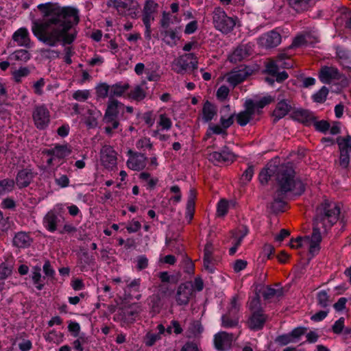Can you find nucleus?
Instances as JSON below:
<instances>
[{"instance_id":"1","label":"nucleus","mask_w":351,"mask_h":351,"mask_svg":"<svg viewBox=\"0 0 351 351\" xmlns=\"http://www.w3.org/2000/svg\"><path fill=\"white\" fill-rule=\"evenodd\" d=\"M38 9L43 14L47 25H55L51 31L43 25L32 27V33L36 38L49 47H56L62 41L63 45H71L76 39L77 32L75 26L80 22V11L77 8L58 3H40Z\"/></svg>"},{"instance_id":"2","label":"nucleus","mask_w":351,"mask_h":351,"mask_svg":"<svg viewBox=\"0 0 351 351\" xmlns=\"http://www.w3.org/2000/svg\"><path fill=\"white\" fill-rule=\"evenodd\" d=\"M341 208L337 204H331L325 202L317 210L316 216L313 219V232L311 236H306L305 239L310 240L309 253L315 256L320 250V243L322 242V228L324 233L328 231L337 223L339 219Z\"/></svg>"},{"instance_id":"3","label":"nucleus","mask_w":351,"mask_h":351,"mask_svg":"<svg viewBox=\"0 0 351 351\" xmlns=\"http://www.w3.org/2000/svg\"><path fill=\"white\" fill-rule=\"evenodd\" d=\"M276 189L279 195L300 196L305 190V184L299 178L295 177V171L290 165H280L276 178Z\"/></svg>"},{"instance_id":"4","label":"nucleus","mask_w":351,"mask_h":351,"mask_svg":"<svg viewBox=\"0 0 351 351\" xmlns=\"http://www.w3.org/2000/svg\"><path fill=\"white\" fill-rule=\"evenodd\" d=\"M65 210L62 205L57 204L43 217V224L45 228L51 233L59 231L65 222Z\"/></svg>"},{"instance_id":"5","label":"nucleus","mask_w":351,"mask_h":351,"mask_svg":"<svg viewBox=\"0 0 351 351\" xmlns=\"http://www.w3.org/2000/svg\"><path fill=\"white\" fill-rule=\"evenodd\" d=\"M213 20L214 26L217 30L223 34H228L237 25L238 18L228 16L223 8L218 7L213 11Z\"/></svg>"},{"instance_id":"6","label":"nucleus","mask_w":351,"mask_h":351,"mask_svg":"<svg viewBox=\"0 0 351 351\" xmlns=\"http://www.w3.org/2000/svg\"><path fill=\"white\" fill-rule=\"evenodd\" d=\"M124 104L115 99H109L104 116V122H112L113 128L119 125L120 114Z\"/></svg>"},{"instance_id":"7","label":"nucleus","mask_w":351,"mask_h":351,"mask_svg":"<svg viewBox=\"0 0 351 351\" xmlns=\"http://www.w3.org/2000/svg\"><path fill=\"white\" fill-rule=\"evenodd\" d=\"M35 127L39 130H46L51 121L50 112L45 104L36 105L32 112Z\"/></svg>"},{"instance_id":"8","label":"nucleus","mask_w":351,"mask_h":351,"mask_svg":"<svg viewBox=\"0 0 351 351\" xmlns=\"http://www.w3.org/2000/svg\"><path fill=\"white\" fill-rule=\"evenodd\" d=\"M306 330L307 328L304 326L296 327L288 333L277 336L275 342L280 346H285L291 343H296L306 333Z\"/></svg>"},{"instance_id":"9","label":"nucleus","mask_w":351,"mask_h":351,"mask_svg":"<svg viewBox=\"0 0 351 351\" xmlns=\"http://www.w3.org/2000/svg\"><path fill=\"white\" fill-rule=\"evenodd\" d=\"M268 317V315L265 314L264 311H256L250 313L247 320V327L252 331L261 330L267 322Z\"/></svg>"},{"instance_id":"10","label":"nucleus","mask_w":351,"mask_h":351,"mask_svg":"<svg viewBox=\"0 0 351 351\" xmlns=\"http://www.w3.org/2000/svg\"><path fill=\"white\" fill-rule=\"evenodd\" d=\"M129 158L127 161V166L133 171L143 170L146 166L147 157L143 153L134 152L130 149L128 152Z\"/></svg>"},{"instance_id":"11","label":"nucleus","mask_w":351,"mask_h":351,"mask_svg":"<svg viewBox=\"0 0 351 351\" xmlns=\"http://www.w3.org/2000/svg\"><path fill=\"white\" fill-rule=\"evenodd\" d=\"M100 160L106 169H112L117 165V152L110 145H104L100 151Z\"/></svg>"},{"instance_id":"12","label":"nucleus","mask_w":351,"mask_h":351,"mask_svg":"<svg viewBox=\"0 0 351 351\" xmlns=\"http://www.w3.org/2000/svg\"><path fill=\"white\" fill-rule=\"evenodd\" d=\"M210 160L212 162L231 164L235 159L236 156L227 146L223 147L219 151L213 152L209 155Z\"/></svg>"},{"instance_id":"13","label":"nucleus","mask_w":351,"mask_h":351,"mask_svg":"<svg viewBox=\"0 0 351 351\" xmlns=\"http://www.w3.org/2000/svg\"><path fill=\"white\" fill-rule=\"evenodd\" d=\"M226 114H222L220 117V124L219 125H210V129L212 130L213 133L217 135H227V129L229 128L234 121L235 113L231 114L228 118L226 117Z\"/></svg>"},{"instance_id":"14","label":"nucleus","mask_w":351,"mask_h":351,"mask_svg":"<svg viewBox=\"0 0 351 351\" xmlns=\"http://www.w3.org/2000/svg\"><path fill=\"white\" fill-rule=\"evenodd\" d=\"M34 178V173L31 169L23 168L18 171L14 182L18 188L22 189L27 187Z\"/></svg>"},{"instance_id":"15","label":"nucleus","mask_w":351,"mask_h":351,"mask_svg":"<svg viewBox=\"0 0 351 351\" xmlns=\"http://www.w3.org/2000/svg\"><path fill=\"white\" fill-rule=\"evenodd\" d=\"M319 77L322 83L330 84L332 80H340L341 73L335 67L324 66L320 69Z\"/></svg>"},{"instance_id":"16","label":"nucleus","mask_w":351,"mask_h":351,"mask_svg":"<svg viewBox=\"0 0 351 351\" xmlns=\"http://www.w3.org/2000/svg\"><path fill=\"white\" fill-rule=\"evenodd\" d=\"M12 40L17 43L19 46L24 47L27 49L32 47L29 38V34L26 27H20L12 34Z\"/></svg>"},{"instance_id":"17","label":"nucleus","mask_w":351,"mask_h":351,"mask_svg":"<svg viewBox=\"0 0 351 351\" xmlns=\"http://www.w3.org/2000/svg\"><path fill=\"white\" fill-rule=\"evenodd\" d=\"M197 196V190L195 188H190L185 212V217L188 220L189 223L191 222L194 217Z\"/></svg>"},{"instance_id":"18","label":"nucleus","mask_w":351,"mask_h":351,"mask_svg":"<svg viewBox=\"0 0 351 351\" xmlns=\"http://www.w3.org/2000/svg\"><path fill=\"white\" fill-rule=\"evenodd\" d=\"M192 293L191 285L186 282L180 284L177 289L176 299L178 305H186L189 303Z\"/></svg>"},{"instance_id":"19","label":"nucleus","mask_w":351,"mask_h":351,"mask_svg":"<svg viewBox=\"0 0 351 351\" xmlns=\"http://www.w3.org/2000/svg\"><path fill=\"white\" fill-rule=\"evenodd\" d=\"M281 35L275 30H271L261 37L260 43L266 48H274L281 43Z\"/></svg>"},{"instance_id":"20","label":"nucleus","mask_w":351,"mask_h":351,"mask_svg":"<svg viewBox=\"0 0 351 351\" xmlns=\"http://www.w3.org/2000/svg\"><path fill=\"white\" fill-rule=\"evenodd\" d=\"M279 169V166L267 165L258 174V180L261 184L266 185L271 178L276 179Z\"/></svg>"},{"instance_id":"21","label":"nucleus","mask_w":351,"mask_h":351,"mask_svg":"<svg viewBox=\"0 0 351 351\" xmlns=\"http://www.w3.org/2000/svg\"><path fill=\"white\" fill-rule=\"evenodd\" d=\"M141 278H135L127 284V286L124 289V291L129 299H136L137 300L141 299Z\"/></svg>"},{"instance_id":"22","label":"nucleus","mask_w":351,"mask_h":351,"mask_svg":"<svg viewBox=\"0 0 351 351\" xmlns=\"http://www.w3.org/2000/svg\"><path fill=\"white\" fill-rule=\"evenodd\" d=\"M279 195V193L275 192L273 196V201L269 204L271 212L275 214L284 212L287 205L286 199L288 198V196Z\"/></svg>"},{"instance_id":"23","label":"nucleus","mask_w":351,"mask_h":351,"mask_svg":"<svg viewBox=\"0 0 351 351\" xmlns=\"http://www.w3.org/2000/svg\"><path fill=\"white\" fill-rule=\"evenodd\" d=\"M217 114V108L215 104L208 100L204 101L202 110V119L204 123L211 121Z\"/></svg>"},{"instance_id":"24","label":"nucleus","mask_w":351,"mask_h":351,"mask_svg":"<svg viewBox=\"0 0 351 351\" xmlns=\"http://www.w3.org/2000/svg\"><path fill=\"white\" fill-rule=\"evenodd\" d=\"M295 116L297 121L306 126H310L313 124L317 119V117L312 111L306 109H298L295 111Z\"/></svg>"},{"instance_id":"25","label":"nucleus","mask_w":351,"mask_h":351,"mask_svg":"<svg viewBox=\"0 0 351 351\" xmlns=\"http://www.w3.org/2000/svg\"><path fill=\"white\" fill-rule=\"evenodd\" d=\"M291 106L287 100L282 99L278 102L276 108L273 111L274 122L276 123L285 117L291 110Z\"/></svg>"},{"instance_id":"26","label":"nucleus","mask_w":351,"mask_h":351,"mask_svg":"<svg viewBox=\"0 0 351 351\" xmlns=\"http://www.w3.org/2000/svg\"><path fill=\"white\" fill-rule=\"evenodd\" d=\"M138 314L139 312L136 309L132 307H126L120 310L119 316L124 323L132 324L136 320Z\"/></svg>"},{"instance_id":"27","label":"nucleus","mask_w":351,"mask_h":351,"mask_svg":"<svg viewBox=\"0 0 351 351\" xmlns=\"http://www.w3.org/2000/svg\"><path fill=\"white\" fill-rule=\"evenodd\" d=\"M32 242V238L25 232H19L15 234L13 244L19 248L28 247Z\"/></svg>"},{"instance_id":"28","label":"nucleus","mask_w":351,"mask_h":351,"mask_svg":"<svg viewBox=\"0 0 351 351\" xmlns=\"http://www.w3.org/2000/svg\"><path fill=\"white\" fill-rule=\"evenodd\" d=\"M249 56V52L246 47L239 46L233 52L228 56V60L230 62L237 63L242 61L244 58Z\"/></svg>"},{"instance_id":"29","label":"nucleus","mask_w":351,"mask_h":351,"mask_svg":"<svg viewBox=\"0 0 351 351\" xmlns=\"http://www.w3.org/2000/svg\"><path fill=\"white\" fill-rule=\"evenodd\" d=\"M130 88V84L127 82H119L110 85V98L122 97Z\"/></svg>"},{"instance_id":"30","label":"nucleus","mask_w":351,"mask_h":351,"mask_svg":"<svg viewBox=\"0 0 351 351\" xmlns=\"http://www.w3.org/2000/svg\"><path fill=\"white\" fill-rule=\"evenodd\" d=\"M180 29V27H177L174 29H167L161 32V35L165 38L169 37L171 41L163 39V41L169 46L173 47L176 45V40L180 39V36L178 35V30Z\"/></svg>"},{"instance_id":"31","label":"nucleus","mask_w":351,"mask_h":351,"mask_svg":"<svg viewBox=\"0 0 351 351\" xmlns=\"http://www.w3.org/2000/svg\"><path fill=\"white\" fill-rule=\"evenodd\" d=\"M31 278L36 288L38 291L43 290L45 286L43 280L45 279V277L41 276V268L40 266L36 265L33 267Z\"/></svg>"},{"instance_id":"32","label":"nucleus","mask_w":351,"mask_h":351,"mask_svg":"<svg viewBox=\"0 0 351 351\" xmlns=\"http://www.w3.org/2000/svg\"><path fill=\"white\" fill-rule=\"evenodd\" d=\"M189 68V62L187 59L181 56L173 62L172 69L175 73L182 75Z\"/></svg>"},{"instance_id":"33","label":"nucleus","mask_w":351,"mask_h":351,"mask_svg":"<svg viewBox=\"0 0 351 351\" xmlns=\"http://www.w3.org/2000/svg\"><path fill=\"white\" fill-rule=\"evenodd\" d=\"M214 261L212 252L206 246L204 250L203 263L204 269L210 274H214L215 271V268L212 265Z\"/></svg>"},{"instance_id":"34","label":"nucleus","mask_w":351,"mask_h":351,"mask_svg":"<svg viewBox=\"0 0 351 351\" xmlns=\"http://www.w3.org/2000/svg\"><path fill=\"white\" fill-rule=\"evenodd\" d=\"M88 117L85 121V123L89 128H94L97 125V118L101 116V113L96 108L88 110Z\"/></svg>"},{"instance_id":"35","label":"nucleus","mask_w":351,"mask_h":351,"mask_svg":"<svg viewBox=\"0 0 351 351\" xmlns=\"http://www.w3.org/2000/svg\"><path fill=\"white\" fill-rule=\"evenodd\" d=\"M339 152H351V136L347 135L345 137L338 136L336 140Z\"/></svg>"},{"instance_id":"36","label":"nucleus","mask_w":351,"mask_h":351,"mask_svg":"<svg viewBox=\"0 0 351 351\" xmlns=\"http://www.w3.org/2000/svg\"><path fill=\"white\" fill-rule=\"evenodd\" d=\"M97 97L99 99L110 98V85L106 82L99 83L95 87Z\"/></svg>"},{"instance_id":"37","label":"nucleus","mask_w":351,"mask_h":351,"mask_svg":"<svg viewBox=\"0 0 351 351\" xmlns=\"http://www.w3.org/2000/svg\"><path fill=\"white\" fill-rule=\"evenodd\" d=\"M239 310L240 305L238 303L237 297L234 296L231 300L230 307L228 308L226 314L228 315V316H230L234 319L235 318L237 320L239 321Z\"/></svg>"},{"instance_id":"38","label":"nucleus","mask_w":351,"mask_h":351,"mask_svg":"<svg viewBox=\"0 0 351 351\" xmlns=\"http://www.w3.org/2000/svg\"><path fill=\"white\" fill-rule=\"evenodd\" d=\"M146 97V93L143 88L138 85L134 87V89L131 90L128 94V97L136 101H141L143 100Z\"/></svg>"},{"instance_id":"39","label":"nucleus","mask_w":351,"mask_h":351,"mask_svg":"<svg viewBox=\"0 0 351 351\" xmlns=\"http://www.w3.org/2000/svg\"><path fill=\"white\" fill-rule=\"evenodd\" d=\"M328 93V88L326 86H323L317 92L311 96V99L313 102L323 104L326 100Z\"/></svg>"},{"instance_id":"40","label":"nucleus","mask_w":351,"mask_h":351,"mask_svg":"<svg viewBox=\"0 0 351 351\" xmlns=\"http://www.w3.org/2000/svg\"><path fill=\"white\" fill-rule=\"evenodd\" d=\"M149 306L153 313H158L162 307L160 297L158 295H152L149 299Z\"/></svg>"},{"instance_id":"41","label":"nucleus","mask_w":351,"mask_h":351,"mask_svg":"<svg viewBox=\"0 0 351 351\" xmlns=\"http://www.w3.org/2000/svg\"><path fill=\"white\" fill-rule=\"evenodd\" d=\"M317 305L321 308H326L330 305V296L325 290H322L317 293Z\"/></svg>"},{"instance_id":"42","label":"nucleus","mask_w":351,"mask_h":351,"mask_svg":"<svg viewBox=\"0 0 351 351\" xmlns=\"http://www.w3.org/2000/svg\"><path fill=\"white\" fill-rule=\"evenodd\" d=\"M15 182L13 179H3L0 180V195L13 191Z\"/></svg>"},{"instance_id":"43","label":"nucleus","mask_w":351,"mask_h":351,"mask_svg":"<svg viewBox=\"0 0 351 351\" xmlns=\"http://www.w3.org/2000/svg\"><path fill=\"white\" fill-rule=\"evenodd\" d=\"M30 73V70L27 66L20 67L19 69L12 72V75L13 80L16 83H20L23 77L28 76Z\"/></svg>"},{"instance_id":"44","label":"nucleus","mask_w":351,"mask_h":351,"mask_svg":"<svg viewBox=\"0 0 351 351\" xmlns=\"http://www.w3.org/2000/svg\"><path fill=\"white\" fill-rule=\"evenodd\" d=\"M55 152V157L59 159L64 158L65 157L68 156L71 152V149L68 147L67 144H56Z\"/></svg>"},{"instance_id":"45","label":"nucleus","mask_w":351,"mask_h":351,"mask_svg":"<svg viewBox=\"0 0 351 351\" xmlns=\"http://www.w3.org/2000/svg\"><path fill=\"white\" fill-rule=\"evenodd\" d=\"M182 267L184 273L189 275H193L195 271V265L191 258L188 256H184L182 261Z\"/></svg>"},{"instance_id":"46","label":"nucleus","mask_w":351,"mask_h":351,"mask_svg":"<svg viewBox=\"0 0 351 351\" xmlns=\"http://www.w3.org/2000/svg\"><path fill=\"white\" fill-rule=\"evenodd\" d=\"M228 334L226 332L217 333L214 337L215 347L217 350L222 351L224 349V341Z\"/></svg>"},{"instance_id":"47","label":"nucleus","mask_w":351,"mask_h":351,"mask_svg":"<svg viewBox=\"0 0 351 351\" xmlns=\"http://www.w3.org/2000/svg\"><path fill=\"white\" fill-rule=\"evenodd\" d=\"M132 0H113V5L117 10L133 9Z\"/></svg>"},{"instance_id":"48","label":"nucleus","mask_w":351,"mask_h":351,"mask_svg":"<svg viewBox=\"0 0 351 351\" xmlns=\"http://www.w3.org/2000/svg\"><path fill=\"white\" fill-rule=\"evenodd\" d=\"M221 326L225 328H232L237 327L239 325V321L237 320V319H234L228 315L223 314L221 316Z\"/></svg>"},{"instance_id":"49","label":"nucleus","mask_w":351,"mask_h":351,"mask_svg":"<svg viewBox=\"0 0 351 351\" xmlns=\"http://www.w3.org/2000/svg\"><path fill=\"white\" fill-rule=\"evenodd\" d=\"M245 79V77L243 74L236 72L230 74L227 79V82L232 85L233 87L239 85L241 82H243Z\"/></svg>"},{"instance_id":"50","label":"nucleus","mask_w":351,"mask_h":351,"mask_svg":"<svg viewBox=\"0 0 351 351\" xmlns=\"http://www.w3.org/2000/svg\"><path fill=\"white\" fill-rule=\"evenodd\" d=\"M14 58L18 61L27 62L31 58V53L27 49H18L13 53Z\"/></svg>"},{"instance_id":"51","label":"nucleus","mask_w":351,"mask_h":351,"mask_svg":"<svg viewBox=\"0 0 351 351\" xmlns=\"http://www.w3.org/2000/svg\"><path fill=\"white\" fill-rule=\"evenodd\" d=\"M236 120L237 123L243 127L245 126L252 119V116L247 113L245 111H241L238 113L237 115L235 114Z\"/></svg>"},{"instance_id":"52","label":"nucleus","mask_w":351,"mask_h":351,"mask_svg":"<svg viewBox=\"0 0 351 351\" xmlns=\"http://www.w3.org/2000/svg\"><path fill=\"white\" fill-rule=\"evenodd\" d=\"M313 125L315 130L323 134H326L330 129V123L326 120L317 121L316 119L313 123Z\"/></svg>"},{"instance_id":"53","label":"nucleus","mask_w":351,"mask_h":351,"mask_svg":"<svg viewBox=\"0 0 351 351\" xmlns=\"http://www.w3.org/2000/svg\"><path fill=\"white\" fill-rule=\"evenodd\" d=\"M228 211V202L226 199H220L217 204V213L219 217L225 216Z\"/></svg>"},{"instance_id":"54","label":"nucleus","mask_w":351,"mask_h":351,"mask_svg":"<svg viewBox=\"0 0 351 351\" xmlns=\"http://www.w3.org/2000/svg\"><path fill=\"white\" fill-rule=\"evenodd\" d=\"M160 339H161V337L159 335L148 332L144 337V343L147 347H152Z\"/></svg>"},{"instance_id":"55","label":"nucleus","mask_w":351,"mask_h":351,"mask_svg":"<svg viewBox=\"0 0 351 351\" xmlns=\"http://www.w3.org/2000/svg\"><path fill=\"white\" fill-rule=\"evenodd\" d=\"M158 4L154 0H145L143 12L149 13L154 14L157 12Z\"/></svg>"},{"instance_id":"56","label":"nucleus","mask_w":351,"mask_h":351,"mask_svg":"<svg viewBox=\"0 0 351 351\" xmlns=\"http://www.w3.org/2000/svg\"><path fill=\"white\" fill-rule=\"evenodd\" d=\"M136 147L138 149H148L151 150L153 149V143L151 142L149 138L144 137L136 141Z\"/></svg>"},{"instance_id":"57","label":"nucleus","mask_w":351,"mask_h":351,"mask_svg":"<svg viewBox=\"0 0 351 351\" xmlns=\"http://www.w3.org/2000/svg\"><path fill=\"white\" fill-rule=\"evenodd\" d=\"M90 96L88 90H77L73 94V98L78 101H84Z\"/></svg>"},{"instance_id":"58","label":"nucleus","mask_w":351,"mask_h":351,"mask_svg":"<svg viewBox=\"0 0 351 351\" xmlns=\"http://www.w3.org/2000/svg\"><path fill=\"white\" fill-rule=\"evenodd\" d=\"M136 265L137 270L142 271L146 269L149 265V260L145 255H140L136 257Z\"/></svg>"},{"instance_id":"59","label":"nucleus","mask_w":351,"mask_h":351,"mask_svg":"<svg viewBox=\"0 0 351 351\" xmlns=\"http://www.w3.org/2000/svg\"><path fill=\"white\" fill-rule=\"evenodd\" d=\"M350 152H340L339 165L343 169H347L350 165Z\"/></svg>"},{"instance_id":"60","label":"nucleus","mask_w":351,"mask_h":351,"mask_svg":"<svg viewBox=\"0 0 351 351\" xmlns=\"http://www.w3.org/2000/svg\"><path fill=\"white\" fill-rule=\"evenodd\" d=\"M12 269L5 263L0 265V280H5L12 274Z\"/></svg>"},{"instance_id":"61","label":"nucleus","mask_w":351,"mask_h":351,"mask_svg":"<svg viewBox=\"0 0 351 351\" xmlns=\"http://www.w3.org/2000/svg\"><path fill=\"white\" fill-rule=\"evenodd\" d=\"M80 325L75 321H69L68 325V330L71 333V335L74 337H77L80 332Z\"/></svg>"},{"instance_id":"62","label":"nucleus","mask_w":351,"mask_h":351,"mask_svg":"<svg viewBox=\"0 0 351 351\" xmlns=\"http://www.w3.org/2000/svg\"><path fill=\"white\" fill-rule=\"evenodd\" d=\"M249 310L250 313L258 311H264L261 306L260 299L258 297L252 298L249 304Z\"/></svg>"},{"instance_id":"63","label":"nucleus","mask_w":351,"mask_h":351,"mask_svg":"<svg viewBox=\"0 0 351 351\" xmlns=\"http://www.w3.org/2000/svg\"><path fill=\"white\" fill-rule=\"evenodd\" d=\"M345 319L341 317L339 318L332 325V330L335 334H340L344 328Z\"/></svg>"},{"instance_id":"64","label":"nucleus","mask_w":351,"mask_h":351,"mask_svg":"<svg viewBox=\"0 0 351 351\" xmlns=\"http://www.w3.org/2000/svg\"><path fill=\"white\" fill-rule=\"evenodd\" d=\"M263 256H265L267 260L273 258L275 254L274 247L269 243L265 244L263 248Z\"/></svg>"}]
</instances>
